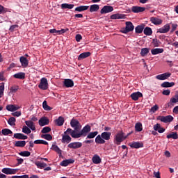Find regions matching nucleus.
I'll list each match as a JSON object with an SVG mask.
<instances>
[{
	"mask_svg": "<svg viewBox=\"0 0 178 178\" xmlns=\"http://www.w3.org/2000/svg\"><path fill=\"white\" fill-rule=\"evenodd\" d=\"M91 131V126L90 124H86L81 131L74 134H72V138L77 139L80 138L81 136L86 137L88 133Z\"/></svg>",
	"mask_w": 178,
	"mask_h": 178,
	"instance_id": "nucleus-1",
	"label": "nucleus"
},
{
	"mask_svg": "<svg viewBox=\"0 0 178 178\" xmlns=\"http://www.w3.org/2000/svg\"><path fill=\"white\" fill-rule=\"evenodd\" d=\"M70 125L72 128H74V130L71 131V136L72 137V135H76V134L81 130V125L80 122L78 121V120L72 119L70 122Z\"/></svg>",
	"mask_w": 178,
	"mask_h": 178,
	"instance_id": "nucleus-2",
	"label": "nucleus"
},
{
	"mask_svg": "<svg viewBox=\"0 0 178 178\" xmlns=\"http://www.w3.org/2000/svg\"><path fill=\"white\" fill-rule=\"evenodd\" d=\"M127 138V136H125L122 131H119L115 136H114V143L116 145H120V144Z\"/></svg>",
	"mask_w": 178,
	"mask_h": 178,
	"instance_id": "nucleus-3",
	"label": "nucleus"
},
{
	"mask_svg": "<svg viewBox=\"0 0 178 178\" xmlns=\"http://www.w3.org/2000/svg\"><path fill=\"white\" fill-rule=\"evenodd\" d=\"M68 133L72 134V129L68 128L67 131H64L63 134H62L61 143L63 144H69L72 141V138L67 134Z\"/></svg>",
	"mask_w": 178,
	"mask_h": 178,
	"instance_id": "nucleus-4",
	"label": "nucleus"
},
{
	"mask_svg": "<svg viewBox=\"0 0 178 178\" xmlns=\"http://www.w3.org/2000/svg\"><path fill=\"white\" fill-rule=\"evenodd\" d=\"M134 29V26L131 22H126V27L122 28L121 32L124 34H127L129 32L133 31Z\"/></svg>",
	"mask_w": 178,
	"mask_h": 178,
	"instance_id": "nucleus-5",
	"label": "nucleus"
},
{
	"mask_svg": "<svg viewBox=\"0 0 178 178\" xmlns=\"http://www.w3.org/2000/svg\"><path fill=\"white\" fill-rule=\"evenodd\" d=\"M38 88L42 90H47L49 88V83L47 78L41 79Z\"/></svg>",
	"mask_w": 178,
	"mask_h": 178,
	"instance_id": "nucleus-6",
	"label": "nucleus"
},
{
	"mask_svg": "<svg viewBox=\"0 0 178 178\" xmlns=\"http://www.w3.org/2000/svg\"><path fill=\"white\" fill-rule=\"evenodd\" d=\"M128 145H129V147L134 149H138L144 147V144L143 142H136V141L129 143Z\"/></svg>",
	"mask_w": 178,
	"mask_h": 178,
	"instance_id": "nucleus-7",
	"label": "nucleus"
},
{
	"mask_svg": "<svg viewBox=\"0 0 178 178\" xmlns=\"http://www.w3.org/2000/svg\"><path fill=\"white\" fill-rule=\"evenodd\" d=\"M159 119L160 121L164 122V123H170L173 121L174 118L171 115L168 116H160L159 117Z\"/></svg>",
	"mask_w": 178,
	"mask_h": 178,
	"instance_id": "nucleus-8",
	"label": "nucleus"
},
{
	"mask_svg": "<svg viewBox=\"0 0 178 178\" xmlns=\"http://www.w3.org/2000/svg\"><path fill=\"white\" fill-rule=\"evenodd\" d=\"M114 10V8L111 6H104L100 10L101 14H106Z\"/></svg>",
	"mask_w": 178,
	"mask_h": 178,
	"instance_id": "nucleus-9",
	"label": "nucleus"
},
{
	"mask_svg": "<svg viewBox=\"0 0 178 178\" xmlns=\"http://www.w3.org/2000/svg\"><path fill=\"white\" fill-rule=\"evenodd\" d=\"M63 86L69 88L74 87V81L71 79H65L63 81Z\"/></svg>",
	"mask_w": 178,
	"mask_h": 178,
	"instance_id": "nucleus-10",
	"label": "nucleus"
},
{
	"mask_svg": "<svg viewBox=\"0 0 178 178\" xmlns=\"http://www.w3.org/2000/svg\"><path fill=\"white\" fill-rule=\"evenodd\" d=\"M1 172L6 175H15L17 173V170L15 168H2Z\"/></svg>",
	"mask_w": 178,
	"mask_h": 178,
	"instance_id": "nucleus-11",
	"label": "nucleus"
},
{
	"mask_svg": "<svg viewBox=\"0 0 178 178\" xmlns=\"http://www.w3.org/2000/svg\"><path fill=\"white\" fill-rule=\"evenodd\" d=\"M130 97L133 101H138V98L143 97V95L140 92H133Z\"/></svg>",
	"mask_w": 178,
	"mask_h": 178,
	"instance_id": "nucleus-12",
	"label": "nucleus"
},
{
	"mask_svg": "<svg viewBox=\"0 0 178 178\" xmlns=\"http://www.w3.org/2000/svg\"><path fill=\"white\" fill-rule=\"evenodd\" d=\"M171 76L170 73H165V74H160V75H156L155 78L157 80L163 81L168 79Z\"/></svg>",
	"mask_w": 178,
	"mask_h": 178,
	"instance_id": "nucleus-13",
	"label": "nucleus"
},
{
	"mask_svg": "<svg viewBox=\"0 0 178 178\" xmlns=\"http://www.w3.org/2000/svg\"><path fill=\"white\" fill-rule=\"evenodd\" d=\"M146 10L144 7H140L138 6H134L131 8V11L134 13H143Z\"/></svg>",
	"mask_w": 178,
	"mask_h": 178,
	"instance_id": "nucleus-14",
	"label": "nucleus"
},
{
	"mask_svg": "<svg viewBox=\"0 0 178 178\" xmlns=\"http://www.w3.org/2000/svg\"><path fill=\"white\" fill-rule=\"evenodd\" d=\"M13 138L17 140H27L28 136L22 133H15L13 135Z\"/></svg>",
	"mask_w": 178,
	"mask_h": 178,
	"instance_id": "nucleus-15",
	"label": "nucleus"
},
{
	"mask_svg": "<svg viewBox=\"0 0 178 178\" xmlns=\"http://www.w3.org/2000/svg\"><path fill=\"white\" fill-rule=\"evenodd\" d=\"M111 132L104 131L101 134V137L104 140L108 141L111 140Z\"/></svg>",
	"mask_w": 178,
	"mask_h": 178,
	"instance_id": "nucleus-16",
	"label": "nucleus"
},
{
	"mask_svg": "<svg viewBox=\"0 0 178 178\" xmlns=\"http://www.w3.org/2000/svg\"><path fill=\"white\" fill-rule=\"evenodd\" d=\"M82 147V143L81 142H74L68 144V147L71 149H79Z\"/></svg>",
	"mask_w": 178,
	"mask_h": 178,
	"instance_id": "nucleus-17",
	"label": "nucleus"
},
{
	"mask_svg": "<svg viewBox=\"0 0 178 178\" xmlns=\"http://www.w3.org/2000/svg\"><path fill=\"white\" fill-rule=\"evenodd\" d=\"M39 125L40 127H44L45 125L49 124V120L47 118L42 117L40 120L38 121Z\"/></svg>",
	"mask_w": 178,
	"mask_h": 178,
	"instance_id": "nucleus-18",
	"label": "nucleus"
},
{
	"mask_svg": "<svg viewBox=\"0 0 178 178\" xmlns=\"http://www.w3.org/2000/svg\"><path fill=\"white\" fill-rule=\"evenodd\" d=\"M74 161H75L72 159H65V160H63L62 162H60V165L63 167H67L68 165L74 163Z\"/></svg>",
	"mask_w": 178,
	"mask_h": 178,
	"instance_id": "nucleus-19",
	"label": "nucleus"
},
{
	"mask_svg": "<svg viewBox=\"0 0 178 178\" xmlns=\"http://www.w3.org/2000/svg\"><path fill=\"white\" fill-rule=\"evenodd\" d=\"M170 29V24H166V25H165L163 28H160V29L157 31V33H167L168 32H169Z\"/></svg>",
	"mask_w": 178,
	"mask_h": 178,
	"instance_id": "nucleus-20",
	"label": "nucleus"
},
{
	"mask_svg": "<svg viewBox=\"0 0 178 178\" xmlns=\"http://www.w3.org/2000/svg\"><path fill=\"white\" fill-rule=\"evenodd\" d=\"M19 62H21V65H22L24 67H26L29 65V60L24 56H21L19 58Z\"/></svg>",
	"mask_w": 178,
	"mask_h": 178,
	"instance_id": "nucleus-21",
	"label": "nucleus"
},
{
	"mask_svg": "<svg viewBox=\"0 0 178 178\" xmlns=\"http://www.w3.org/2000/svg\"><path fill=\"white\" fill-rule=\"evenodd\" d=\"M150 22L154 25H160L163 23L162 19L156 18V17H151Z\"/></svg>",
	"mask_w": 178,
	"mask_h": 178,
	"instance_id": "nucleus-22",
	"label": "nucleus"
},
{
	"mask_svg": "<svg viewBox=\"0 0 178 178\" xmlns=\"http://www.w3.org/2000/svg\"><path fill=\"white\" fill-rule=\"evenodd\" d=\"M19 108H20L19 106H17L13 105V104L6 106V110H8V111H11V112L19 110Z\"/></svg>",
	"mask_w": 178,
	"mask_h": 178,
	"instance_id": "nucleus-23",
	"label": "nucleus"
},
{
	"mask_svg": "<svg viewBox=\"0 0 178 178\" xmlns=\"http://www.w3.org/2000/svg\"><path fill=\"white\" fill-rule=\"evenodd\" d=\"M13 77L15 79L24 80L26 77V74L24 73V72H19V73L14 74Z\"/></svg>",
	"mask_w": 178,
	"mask_h": 178,
	"instance_id": "nucleus-24",
	"label": "nucleus"
},
{
	"mask_svg": "<svg viewBox=\"0 0 178 178\" xmlns=\"http://www.w3.org/2000/svg\"><path fill=\"white\" fill-rule=\"evenodd\" d=\"M163 51H164L163 49L156 48V49H152L151 50V54L152 55H158L159 54H163Z\"/></svg>",
	"mask_w": 178,
	"mask_h": 178,
	"instance_id": "nucleus-25",
	"label": "nucleus"
},
{
	"mask_svg": "<svg viewBox=\"0 0 178 178\" xmlns=\"http://www.w3.org/2000/svg\"><path fill=\"white\" fill-rule=\"evenodd\" d=\"M95 143L96 144H105L106 143V140H104V138L102 137L101 135H98L95 138Z\"/></svg>",
	"mask_w": 178,
	"mask_h": 178,
	"instance_id": "nucleus-26",
	"label": "nucleus"
},
{
	"mask_svg": "<svg viewBox=\"0 0 178 178\" xmlns=\"http://www.w3.org/2000/svg\"><path fill=\"white\" fill-rule=\"evenodd\" d=\"M92 160L95 164H99L102 163V159L97 154L94 155Z\"/></svg>",
	"mask_w": 178,
	"mask_h": 178,
	"instance_id": "nucleus-27",
	"label": "nucleus"
},
{
	"mask_svg": "<svg viewBox=\"0 0 178 178\" xmlns=\"http://www.w3.org/2000/svg\"><path fill=\"white\" fill-rule=\"evenodd\" d=\"M174 86H175V82H169V81H165L161 84V87L164 88H171V87H173Z\"/></svg>",
	"mask_w": 178,
	"mask_h": 178,
	"instance_id": "nucleus-28",
	"label": "nucleus"
},
{
	"mask_svg": "<svg viewBox=\"0 0 178 178\" xmlns=\"http://www.w3.org/2000/svg\"><path fill=\"white\" fill-rule=\"evenodd\" d=\"M91 56V53L90 51H88V52H83L82 54H81L79 57H78V60H81L83 58H86L87 57H89Z\"/></svg>",
	"mask_w": 178,
	"mask_h": 178,
	"instance_id": "nucleus-29",
	"label": "nucleus"
},
{
	"mask_svg": "<svg viewBox=\"0 0 178 178\" xmlns=\"http://www.w3.org/2000/svg\"><path fill=\"white\" fill-rule=\"evenodd\" d=\"M144 29H145L144 24L139 25L135 28L136 33L140 34L143 32Z\"/></svg>",
	"mask_w": 178,
	"mask_h": 178,
	"instance_id": "nucleus-30",
	"label": "nucleus"
},
{
	"mask_svg": "<svg viewBox=\"0 0 178 178\" xmlns=\"http://www.w3.org/2000/svg\"><path fill=\"white\" fill-rule=\"evenodd\" d=\"M100 7L98 4H93L90 6V12L93 13V12H97L99 10Z\"/></svg>",
	"mask_w": 178,
	"mask_h": 178,
	"instance_id": "nucleus-31",
	"label": "nucleus"
},
{
	"mask_svg": "<svg viewBox=\"0 0 178 178\" xmlns=\"http://www.w3.org/2000/svg\"><path fill=\"white\" fill-rule=\"evenodd\" d=\"M98 134H99V132L97 131L90 132L87 135V139H94Z\"/></svg>",
	"mask_w": 178,
	"mask_h": 178,
	"instance_id": "nucleus-32",
	"label": "nucleus"
},
{
	"mask_svg": "<svg viewBox=\"0 0 178 178\" xmlns=\"http://www.w3.org/2000/svg\"><path fill=\"white\" fill-rule=\"evenodd\" d=\"M26 125L29 127L32 131H35V127L34 125V122L33 121H26Z\"/></svg>",
	"mask_w": 178,
	"mask_h": 178,
	"instance_id": "nucleus-33",
	"label": "nucleus"
},
{
	"mask_svg": "<svg viewBox=\"0 0 178 178\" xmlns=\"http://www.w3.org/2000/svg\"><path fill=\"white\" fill-rule=\"evenodd\" d=\"M65 120L63 117H58L57 120H56V124L57 126L61 127L64 124Z\"/></svg>",
	"mask_w": 178,
	"mask_h": 178,
	"instance_id": "nucleus-34",
	"label": "nucleus"
},
{
	"mask_svg": "<svg viewBox=\"0 0 178 178\" xmlns=\"http://www.w3.org/2000/svg\"><path fill=\"white\" fill-rule=\"evenodd\" d=\"M168 139H173V140H177L178 139V134L177 132H172L171 134H168L167 136Z\"/></svg>",
	"mask_w": 178,
	"mask_h": 178,
	"instance_id": "nucleus-35",
	"label": "nucleus"
},
{
	"mask_svg": "<svg viewBox=\"0 0 178 178\" xmlns=\"http://www.w3.org/2000/svg\"><path fill=\"white\" fill-rule=\"evenodd\" d=\"M135 129L137 132H141L143 130V124L141 122H136Z\"/></svg>",
	"mask_w": 178,
	"mask_h": 178,
	"instance_id": "nucleus-36",
	"label": "nucleus"
},
{
	"mask_svg": "<svg viewBox=\"0 0 178 178\" xmlns=\"http://www.w3.org/2000/svg\"><path fill=\"white\" fill-rule=\"evenodd\" d=\"M1 134L6 136L13 134V131L10 129L5 128L1 130Z\"/></svg>",
	"mask_w": 178,
	"mask_h": 178,
	"instance_id": "nucleus-37",
	"label": "nucleus"
},
{
	"mask_svg": "<svg viewBox=\"0 0 178 178\" xmlns=\"http://www.w3.org/2000/svg\"><path fill=\"white\" fill-rule=\"evenodd\" d=\"M124 15L122 14H114V15H111V16L110 17V19H123L124 18Z\"/></svg>",
	"mask_w": 178,
	"mask_h": 178,
	"instance_id": "nucleus-38",
	"label": "nucleus"
},
{
	"mask_svg": "<svg viewBox=\"0 0 178 178\" xmlns=\"http://www.w3.org/2000/svg\"><path fill=\"white\" fill-rule=\"evenodd\" d=\"M25 145H26L25 140L15 141V147H25Z\"/></svg>",
	"mask_w": 178,
	"mask_h": 178,
	"instance_id": "nucleus-39",
	"label": "nucleus"
},
{
	"mask_svg": "<svg viewBox=\"0 0 178 178\" xmlns=\"http://www.w3.org/2000/svg\"><path fill=\"white\" fill-rule=\"evenodd\" d=\"M149 53V48H143L140 51V55L143 57L147 56L148 54Z\"/></svg>",
	"mask_w": 178,
	"mask_h": 178,
	"instance_id": "nucleus-40",
	"label": "nucleus"
},
{
	"mask_svg": "<svg viewBox=\"0 0 178 178\" xmlns=\"http://www.w3.org/2000/svg\"><path fill=\"white\" fill-rule=\"evenodd\" d=\"M88 8H90L88 6H80L79 7H76L75 8V10L78 12H82L84 10H87Z\"/></svg>",
	"mask_w": 178,
	"mask_h": 178,
	"instance_id": "nucleus-41",
	"label": "nucleus"
},
{
	"mask_svg": "<svg viewBox=\"0 0 178 178\" xmlns=\"http://www.w3.org/2000/svg\"><path fill=\"white\" fill-rule=\"evenodd\" d=\"M143 33L145 35L150 36L152 35V28L146 27L145 28Z\"/></svg>",
	"mask_w": 178,
	"mask_h": 178,
	"instance_id": "nucleus-42",
	"label": "nucleus"
},
{
	"mask_svg": "<svg viewBox=\"0 0 178 178\" xmlns=\"http://www.w3.org/2000/svg\"><path fill=\"white\" fill-rule=\"evenodd\" d=\"M74 4L63 3L61 4V9H73Z\"/></svg>",
	"mask_w": 178,
	"mask_h": 178,
	"instance_id": "nucleus-43",
	"label": "nucleus"
},
{
	"mask_svg": "<svg viewBox=\"0 0 178 178\" xmlns=\"http://www.w3.org/2000/svg\"><path fill=\"white\" fill-rule=\"evenodd\" d=\"M51 149H54L56 152H57L59 154V156L62 155V150L59 148L58 145H53Z\"/></svg>",
	"mask_w": 178,
	"mask_h": 178,
	"instance_id": "nucleus-44",
	"label": "nucleus"
},
{
	"mask_svg": "<svg viewBox=\"0 0 178 178\" xmlns=\"http://www.w3.org/2000/svg\"><path fill=\"white\" fill-rule=\"evenodd\" d=\"M161 42L159 40L154 38L152 39V44L154 47H159L161 45Z\"/></svg>",
	"mask_w": 178,
	"mask_h": 178,
	"instance_id": "nucleus-45",
	"label": "nucleus"
},
{
	"mask_svg": "<svg viewBox=\"0 0 178 178\" xmlns=\"http://www.w3.org/2000/svg\"><path fill=\"white\" fill-rule=\"evenodd\" d=\"M5 85L4 83H1L0 85V98H2L4 95Z\"/></svg>",
	"mask_w": 178,
	"mask_h": 178,
	"instance_id": "nucleus-46",
	"label": "nucleus"
},
{
	"mask_svg": "<svg viewBox=\"0 0 178 178\" xmlns=\"http://www.w3.org/2000/svg\"><path fill=\"white\" fill-rule=\"evenodd\" d=\"M51 131V128L50 127H44L42 128L41 133L43 134H48Z\"/></svg>",
	"mask_w": 178,
	"mask_h": 178,
	"instance_id": "nucleus-47",
	"label": "nucleus"
},
{
	"mask_svg": "<svg viewBox=\"0 0 178 178\" xmlns=\"http://www.w3.org/2000/svg\"><path fill=\"white\" fill-rule=\"evenodd\" d=\"M42 106H43V108L45 110V111H51L53 109V108H51V106H49L48 104H47V101H44L43 103H42Z\"/></svg>",
	"mask_w": 178,
	"mask_h": 178,
	"instance_id": "nucleus-48",
	"label": "nucleus"
},
{
	"mask_svg": "<svg viewBox=\"0 0 178 178\" xmlns=\"http://www.w3.org/2000/svg\"><path fill=\"white\" fill-rule=\"evenodd\" d=\"M22 132L25 134H30L31 133V130L26 125L23 126Z\"/></svg>",
	"mask_w": 178,
	"mask_h": 178,
	"instance_id": "nucleus-49",
	"label": "nucleus"
},
{
	"mask_svg": "<svg viewBox=\"0 0 178 178\" xmlns=\"http://www.w3.org/2000/svg\"><path fill=\"white\" fill-rule=\"evenodd\" d=\"M35 165L38 168H40V169H44L45 167L47 166V164L44 162H42V163L38 162V163H36Z\"/></svg>",
	"mask_w": 178,
	"mask_h": 178,
	"instance_id": "nucleus-50",
	"label": "nucleus"
},
{
	"mask_svg": "<svg viewBox=\"0 0 178 178\" xmlns=\"http://www.w3.org/2000/svg\"><path fill=\"white\" fill-rule=\"evenodd\" d=\"M16 119L15 118H10V119L8 121V124L10 126H15Z\"/></svg>",
	"mask_w": 178,
	"mask_h": 178,
	"instance_id": "nucleus-51",
	"label": "nucleus"
},
{
	"mask_svg": "<svg viewBox=\"0 0 178 178\" xmlns=\"http://www.w3.org/2000/svg\"><path fill=\"white\" fill-rule=\"evenodd\" d=\"M177 102H178V99H177V98L172 97V98L170 99V102L168 104V106L169 107H172V106H174V105H173V103H177Z\"/></svg>",
	"mask_w": 178,
	"mask_h": 178,
	"instance_id": "nucleus-52",
	"label": "nucleus"
},
{
	"mask_svg": "<svg viewBox=\"0 0 178 178\" xmlns=\"http://www.w3.org/2000/svg\"><path fill=\"white\" fill-rule=\"evenodd\" d=\"M19 90V86H11L10 88V92L12 93H16Z\"/></svg>",
	"mask_w": 178,
	"mask_h": 178,
	"instance_id": "nucleus-53",
	"label": "nucleus"
},
{
	"mask_svg": "<svg viewBox=\"0 0 178 178\" xmlns=\"http://www.w3.org/2000/svg\"><path fill=\"white\" fill-rule=\"evenodd\" d=\"M19 155L22 156L28 157L31 155V152L29 151H24V152H19Z\"/></svg>",
	"mask_w": 178,
	"mask_h": 178,
	"instance_id": "nucleus-54",
	"label": "nucleus"
},
{
	"mask_svg": "<svg viewBox=\"0 0 178 178\" xmlns=\"http://www.w3.org/2000/svg\"><path fill=\"white\" fill-rule=\"evenodd\" d=\"M159 107L158 105H154L151 108L150 111H152L153 113H154L156 111H157L159 110Z\"/></svg>",
	"mask_w": 178,
	"mask_h": 178,
	"instance_id": "nucleus-55",
	"label": "nucleus"
},
{
	"mask_svg": "<svg viewBox=\"0 0 178 178\" xmlns=\"http://www.w3.org/2000/svg\"><path fill=\"white\" fill-rule=\"evenodd\" d=\"M161 129V124H155L153 126V129L155 131H158V130Z\"/></svg>",
	"mask_w": 178,
	"mask_h": 178,
	"instance_id": "nucleus-56",
	"label": "nucleus"
},
{
	"mask_svg": "<svg viewBox=\"0 0 178 178\" xmlns=\"http://www.w3.org/2000/svg\"><path fill=\"white\" fill-rule=\"evenodd\" d=\"M18 27H19L18 25H13V26H10V27L9 28V31H10V32H13V31H15V30L17 28H18Z\"/></svg>",
	"mask_w": 178,
	"mask_h": 178,
	"instance_id": "nucleus-57",
	"label": "nucleus"
},
{
	"mask_svg": "<svg viewBox=\"0 0 178 178\" xmlns=\"http://www.w3.org/2000/svg\"><path fill=\"white\" fill-rule=\"evenodd\" d=\"M81 39H82V36H81V34H76V41L77 42H79L81 40Z\"/></svg>",
	"mask_w": 178,
	"mask_h": 178,
	"instance_id": "nucleus-58",
	"label": "nucleus"
},
{
	"mask_svg": "<svg viewBox=\"0 0 178 178\" xmlns=\"http://www.w3.org/2000/svg\"><path fill=\"white\" fill-rule=\"evenodd\" d=\"M177 24H172V29L170 31V33H172L177 29Z\"/></svg>",
	"mask_w": 178,
	"mask_h": 178,
	"instance_id": "nucleus-59",
	"label": "nucleus"
},
{
	"mask_svg": "<svg viewBox=\"0 0 178 178\" xmlns=\"http://www.w3.org/2000/svg\"><path fill=\"white\" fill-rule=\"evenodd\" d=\"M21 115H22L21 111H17V112L12 113V115L14 117H19V116H21Z\"/></svg>",
	"mask_w": 178,
	"mask_h": 178,
	"instance_id": "nucleus-60",
	"label": "nucleus"
},
{
	"mask_svg": "<svg viewBox=\"0 0 178 178\" xmlns=\"http://www.w3.org/2000/svg\"><path fill=\"white\" fill-rule=\"evenodd\" d=\"M170 94V90L169 89L163 91V95L165 96H169Z\"/></svg>",
	"mask_w": 178,
	"mask_h": 178,
	"instance_id": "nucleus-61",
	"label": "nucleus"
},
{
	"mask_svg": "<svg viewBox=\"0 0 178 178\" xmlns=\"http://www.w3.org/2000/svg\"><path fill=\"white\" fill-rule=\"evenodd\" d=\"M44 140H47L48 141H51L53 140V137L51 134H47Z\"/></svg>",
	"mask_w": 178,
	"mask_h": 178,
	"instance_id": "nucleus-62",
	"label": "nucleus"
},
{
	"mask_svg": "<svg viewBox=\"0 0 178 178\" xmlns=\"http://www.w3.org/2000/svg\"><path fill=\"white\" fill-rule=\"evenodd\" d=\"M154 177L155 178H161L160 172L154 171Z\"/></svg>",
	"mask_w": 178,
	"mask_h": 178,
	"instance_id": "nucleus-63",
	"label": "nucleus"
},
{
	"mask_svg": "<svg viewBox=\"0 0 178 178\" xmlns=\"http://www.w3.org/2000/svg\"><path fill=\"white\" fill-rule=\"evenodd\" d=\"M173 113H175V114H178V106L174 108Z\"/></svg>",
	"mask_w": 178,
	"mask_h": 178,
	"instance_id": "nucleus-64",
	"label": "nucleus"
}]
</instances>
